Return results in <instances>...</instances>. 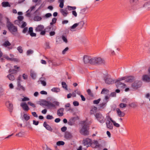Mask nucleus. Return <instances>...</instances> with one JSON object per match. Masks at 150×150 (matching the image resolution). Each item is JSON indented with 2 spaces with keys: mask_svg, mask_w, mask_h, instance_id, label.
Listing matches in <instances>:
<instances>
[{
  "mask_svg": "<svg viewBox=\"0 0 150 150\" xmlns=\"http://www.w3.org/2000/svg\"><path fill=\"white\" fill-rule=\"evenodd\" d=\"M6 26L9 31L15 36L19 37L20 35L18 33V28L17 26H15L10 21L9 19L7 18Z\"/></svg>",
  "mask_w": 150,
  "mask_h": 150,
  "instance_id": "1",
  "label": "nucleus"
},
{
  "mask_svg": "<svg viewBox=\"0 0 150 150\" xmlns=\"http://www.w3.org/2000/svg\"><path fill=\"white\" fill-rule=\"evenodd\" d=\"M39 104L42 106L45 105L49 108H55L56 106H57L59 105V103L58 102H54L53 103H52L45 100L40 101Z\"/></svg>",
  "mask_w": 150,
  "mask_h": 150,
  "instance_id": "2",
  "label": "nucleus"
},
{
  "mask_svg": "<svg viewBox=\"0 0 150 150\" xmlns=\"http://www.w3.org/2000/svg\"><path fill=\"white\" fill-rule=\"evenodd\" d=\"M105 62V61L103 59L97 57H92L91 64L93 65H100L104 64Z\"/></svg>",
  "mask_w": 150,
  "mask_h": 150,
  "instance_id": "3",
  "label": "nucleus"
},
{
  "mask_svg": "<svg viewBox=\"0 0 150 150\" xmlns=\"http://www.w3.org/2000/svg\"><path fill=\"white\" fill-rule=\"evenodd\" d=\"M81 124H82V127L81 129L80 130V133L84 135H87L89 134V132L88 130V126L86 123L85 121H83L82 122Z\"/></svg>",
  "mask_w": 150,
  "mask_h": 150,
  "instance_id": "4",
  "label": "nucleus"
},
{
  "mask_svg": "<svg viewBox=\"0 0 150 150\" xmlns=\"http://www.w3.org/2000/svg\"><path fill=\"white\" fill-rule=\"evenodd\" d=\"M97 120L100 123L103 124L105 121V118L100 112H97L94 115Z\"/></svg>",
  "mask_w": 150,
  "mask_h": 150,
  "instance_id": "5",
  "label": "nucleus"
},
{
  "mask_svg": "<svg viewBox=\"0 0 150 150\" xmlns=\"http://www.w3.org/2000/svg\"><path fill=\"white\" fill-rule=\"evenodd\" d=\"M110 118H112L110 116L108 117L106 124L107 127L110 129H112L113 128V126L111 122V120H110Z\"/></svg>",
  "mask_w": 150,
  "mask_h": 150,
  "instance_id": "6",
  "label": "nucleus"
},
{
  "mask_svg": "<svg viewBox=\"0 0 150 150\" xmlns=\"http://www.w3.org/2000/svg\"><path fill=\"white\" fill-rule=\"evenodd\" d=\"M92 142V140L88 138H87L83 140V145L88 147L91 146V144Z\"/></svg>",
  "mask_w": 150,
  "mask_h": 150,
  "instance_id": "7",
  "label": "nucleus"
},
{
  "mask_svg": "<svg viewBox=\"0 0 150 150\" xmlns=\"http://www.w3.org/2000/svg\"><path fill=\"white\" fill-rule=\"evenodd\" d=\"M141 82L140 81H135L133 83L132 85V87L134 89H137L139 88L140 87L141 84Z\"/></svg>",
  "mask_w": 150,
  "mask_h": 150,
  "instance_id": "8",
  "label": "nucleus"
},
{
  "mask_svg": "<svg viewBox=\"0 0 150 150\" xmlns=\"http://www.w3.org/2000/svg\"><path fill=\"white\" fill-rule=\"evenodd\" d=\"M92 57L88 56H84L83 57V60L85 63H89L91 64Z\"/></svg>",
  "mask_w": 150,
  "mask_h": 150,
  "instance_id": "9",
  "label": "nucleus"
},
{
  "mask_svg": "<svg viewBox=\"0 0 150 150\" xmlns=\"http://www.w3.org/2000/svg\"><path fill=\"white\" fill-rule=\"evenodd\" d=\"M73 137L72 134L70 132L67 131L64 134V138L67 140H70Z\"/></svg>",
  "mask_w": 150,
  "mask_h": 150,
  "instance_id": "10",
  "label": "nucleus"
},
{
  "mask_svg": "<svg viewBox=\"0 0 150 150\" xmlns=\"http://www.w3.org/2000/svg\"><path fill=\"white\" fill-rule=\"evenodd\" d=\"M91 146L93 148H98L100 146V144L97 140H94L93 142H91Z\"/></svg>",
  "mask_w": 150,
  "mask_h": 150,
  "instance_id": "11",
  "label": "nucleus"
},
{
  "mask_svg": "<svg viewBox=\"0 0 150 150\" xmlns=\"http://www.w3.org/2000/svg\"><path fill=\"white\" fill-rule=\"evenodd\" d=\"M126 79L125 81L126 82L131 83L134 80V77L132 76H125Z\"/></svg>",
  "mask_w": 150,
  "mask_h": 150,
  "instance_id": "12",
  "label": "nucleus"
},
{
  "mask_svg": "<svg viewBox=\"0 0 150 150\" xmlns=\"http://www.w3.org/2000/svg\"><path fill=\"white\" fill-rule=\"evenodd\" d=\"M115 83L117 88H124L126 87V85L125 84L120 82H118Z\"/></svg>",
  "mask_w": 150,
  "mask_h": 150,
  "instance_id": "13",
  "label": "nucleus"
},
{
  "mask_svg": "<svg viewBox=\"0 0 150 150\" xmlns=\"http://www.w3.org/2000/svg\"><path fill=\"white\" fill-rule=\"evenodd\" d=\"M21 106L23 110L26 111H28L29 108L26 103H23L21 104Z\"/></svg>",
  "mask_w": 150,
  "mask_h": 150,
  "instance_id": "14",
  "label": "nucleus"
},
{
  "mask_svg": "<svg viewBox=\"0 0 150 150\" xmlns=\"http://www.w3.org/2000/svg\"><path fill=\"white\" fill-rule=\"evenodd\" d=\"M6 106L10 110V111L11 112L13 109V104L9 101L6 102Z\"/></svg>",
  "mask_w": 150,
  "mask_h": 150,
  "instance_id": "15",
  "label": "nucleus"
},
{
  "mask_svg": "<svg viewBox=\"0 0 150 150\" xmlns=\"http://www.w3.org/2000/svg\"><path fill=\"white\" fill-rule=\"evenodd\" d=\"M44 27L43 25H38L35 28V30L36 32H39L44 30Z\"/></svg>",
  "mask_w": 150,
  "mask_h": 150,
  "instance_id": "16",
  "label": "nucleus"
},
{
  "mask_svg": "<svg viewBox=\"0 0 150 150\" xmlns=\"http://www.w3.org/2000/svg\"><path fill=\"white\" fill-rule=\"evenodd\" d=\"M105 82L106 83L108 84H112L115 83V80H112L110 78H108L106 79L105 80Z\"/></svg>",
  "mask_w": 150,
  "mask_h": 150,
  "instance_id": "17",
  "label": "nucleus"
},
{
  "mask_svg": "<svg viewBox=\"0 0 150 150\" xmlns=\"http://www.w3.org/2000/svg\"><path fill=\"white\" fill-rule=\"evenodd\" d=\"M64 109L62 108H61L59 109L57 111V115L59 117L62 116L63 115V112Z\"/></svg>",
  "mask_w": 150,
  "mask_h": 150,
  "instance_id": "18",
  "label": "nucleus"
},
{
  "mask_svg": "<svg viewBox=\"0 0 150 150\" xmlns=\"http://www.w3.org/2000/svg\"><path fill=\"white\" fill-rule=\"evenodd\" d=\"M116 111L119 117H124L125 116V114L123 112H122L119 108H116Z\"/></svg>",
  "mask_w": 150,
  "mask_h": 150,
  "instance_id": "19",
  "label": "nucleus"
},
{
  "mask_svg": "<svg viewBox=\"0 0 150 150\" xmlns=\"http://www.w3.org/2000/svg\"><path fill=\"white\" fill-rule=\"evenodd\" d=\"M43 126L48 130L50 131H52V129L50 126L47 124L46 122H45L43 123Z\"/></svg>",
  "mask_w": 150,
  "mask_h": 150,
  "instance_id": "20",
  "label": "nucleus"
},
{
  "mask_svg": "<svg viewBox=\"0 0 150 150\" xmlns=\"http://www.w3.org/2000/svg\"><path fill=\"white\" fill-rule=\"evenodd\" d=\"M142 80L144 81L147 82L150 81V77L147 75H145L142 76Z\"/></svg>",
  "mask_w": 150,
  "mask_h": 150,
  "instance_id": "21",
  "label": "nucleus"
},
{
  "mask_svg": "<svg viewBox=\"0 0 150 150\" xmlns=\"http://www.w3.org/2000/svg\"><path fill=\"white\" fill-rule=\"evenodd\" d=\"M45 78L41 77L39 80V81L43 86H45L46 85V83L45 81Z\"/></svg>",
  "mask_w": 150,
  "mask_h": 150,
  "instance_id": "22",
  "label": "nucleus"
},
{
  "mask_svg": "<svg viewBox=\"0 0 150 150\" xmlns=\"http://www.w3.org/2000/svg\"><path fill=\"white\" fill-rule=\"evenodd\" d=\"M107 103V101H103V102L100 104L99 108L100 109H103L104 108L106 105Z\"/></svg>",
  "mask_w": 150,
  "mask_h": 150,
  "instance_id": "23",
  "label": "nucleus"
},
{
  "mask_svg": "<svg viewBox=\"0 0 150 150\" xmlns=\"http://www.w3.org/2000/svg\"><path fill=\"white\" fill-rule=\"evenodd\" d=\"M143 6L148 10H150V0L145 3L144 4Z\"/></svg>",
  "mask_w": 150,
  "mask_h": 150,
  "instance_id": "24",
  "label": "nucleus"
},
{
  "mask_svg": "<svg viewBox=\"0 0 150 150\" xmlns=\"http://www.w3.org/2000/svg\"><path fill=\"white\" fill-rule=\"evenodd\" d=\"M11 45V43L8 40H6L2 44V46L5 47H7Z\"/></svg>",
  "mask_w": 150,
  "mask_h": 150,
  "instance_id": "25",
  "label": "nucleus"
},
{
  "mask_svg": "<svg viewBox=\"0 0 150 150\" xmlns=\"http://www.w3.org/2000/svg\"><path fill=\"white\" fill-rule=\"evenodd\" d=\"M60 12L63 16L64 17L66 16L68 14V13L66 9H61Z\"/></svg>",
  "mask_w": 150,
  "mask_h": 150,
  "instance_id": "26",
  "label": "nucleus"
},
{
  "mask_svg": "<svg viewBox=\"0 0 150 150\" xmlns=\"http://www.w3.org/2000/svg\"><path fill=\"white\" fill-rule=\"evenodd\" d=\"M56 29V27L55 26L53 27L52 30L53 31H51L49 33L50 36H52L55 35V32L54 31Z\"/></svg>",
  "mask_w": 150,
  "mask_h": 150,
  "instance_id": "27",
  "label": "nucleus"
},
{
  "mask_svg": "<svg viewBox=\"0 0 150 150\" xmlns=\"http://www.w3.org/2000/svg\"><path fill=\"white\" fill-rule=\"evenodd\" d=\"M30 75L33 79H35L36 76V74L34 71H31L30 72Z\"/></svg>",
  "mask_w": 150,
  "mask_h": 150,
  "instance_id": "28",
  "label": "nucleus"
},
{
  "mask_svg": "<svg viewBox=\"0 0 150 150\" xmlns=\"http://www.w3.org/2000/svg\"><path fill=\"white\" fill-rule=\"evenodd\" d=\"M51 91L53 92L57 93L59 92L60 91V90L59 88L54 87L51 89Z\"/></svg>",
  "mask_w": 150,
  "mask_h": 150,
  "instance_id": "29",
  "label": "nucleus"
},
{
  "mask_svg": "<svg viewBox=\"0 0 150 150\" xmlns=\"http://www.w3.org/2000/svg\"><path fill=\"white\" fill-rule=\"evenodd\" d=\"M2 6L4 7H10L11 5L8 2L3 1L2 3Z\"/></svg>",
  "mask_w": 150,
  "mask_h": 150,
  "instance_id": "30",
  "label": "nucleus"
},
{
  "mask_svg": "<svg viewBox=\"0 0 150 150\" xmlns=\"http://www.w3.org/2000/svg\"><path fill=\"white\" fill-rule=\"evenodd\" d=\"M110 120H111V122L113 123V125L117 127H120V125L117 123L115 121L112 120V118H110Z\"/></svg>",
  "mask_w": 150,
  "mask_h": 150,
  "instance_id": "31",
  "label": "nucleus"
},
{
  "mask_svg": "<svg viewBox=\"0 0 150 150\" xmlns=\"http://www.w3.org/2000/svg\"><path fill=\"white\" fill-rule=\"evenodd\" d=\"M84 24V23L83 21H81L79 23H77L78 26H79V28L80 29H81L83 28Z\"/></svg>",
  "mask_w": 150,
  "mask_h": 150,
  "instance_id": "32",
  "label": "nucleus"
},
{
  "mask_svg": "<svg viewBox=\"0 0 150 150\" xmlns=\"http://www.w3.org/2000/svg\"><path fill=\"white\" fill-rule=\"evenodd\" d=\"M130 3L132 5H135L138 3V0H130Z\"/></svg>",
  "mask_w": 150,
  "mask_h": 150,
  "instance_id": "33",
  "label": "nucleus"
},
{
  "mask_svg": "<svg viewBox=\"0 0 150 150\" xmlns=\"http://www.w3.org/2000/svg\"><path fill=\"white\" fill-rule=\"evenodd\" d=\"M42 18L41 17L39 16H36L34 17V20L35 21H39L42 19Z\"/></svg>",
  "mask_w": 150,
  "mask_h": 150,
  "instance_id": "34",
  "label": "nucleus"
},
{
  "mask_svg": "<svg viewBox=\"0 0 150 150\" xmlns=\"http://www.w3.org/2000/svg\"><path fill=\"white\" fill-rule=\"evenodd\" d=\"M67 9L69 11L74 10L76 9V6H67Z\"/></svg>",
  "mask_w": 150,
  "mask_h": 150,
  "instance_id": "35",
  "label": "nucleus"
},
{
  "mask_svg": "<svg viewBox=\"0 0 150 150\" xmlns=\"http://www.w3.org/2000/svg\"><path fill=\"white\" fill-rule=\"evenodd\" d=\"M7 77L8 79L10 80L11 81H13L15 79V77L14 76L11 74H8Z\"/></svg>",
  "mask_w": 150,
  "mask_h": 150,
  "instance_id": "36",
  "label": "nucleus"
},
{
  "mask_svg": "<svg viewBox=\"0 0 150 150\" xmlns=\"http://www.w3.org/2000/svg\"><path fill=\"white\" fill-rule=\"evenodd\" d=\"M59 2L60 3L59 5V7L61 8H62L64 6V0H59Z\"/></svg>",
  "mask_w": 150,
  "mask_h": 150,
  "instance_id": "37",
  "label": "nucleus"
},
{
  "mask_svg": "<svg viewBox=\"0 0 150 150\" xmlns=\"http://www.w3.org/2000/svg\"><path fill=\"white\" fill-rule=\"evenodd\" d=\"M23 117L25 120L26 121L30 119V117L25 114H24Z\"/></svg>",
  "mask_w": 150,
  "mask_h": 150,
  "instance_id": "38",
  "label": "nucleus"
},
{
  "mask_svg": "<svg viewBox=\"0 0 150 150\" xmlns=\"http://www.w3.org/2000/svg\"><path fill=\"white\" fill-rule=\"evenodd\" d=\"M125 79H126V77L125 76L122 77L121 78H119L117 80H115V83H116L118 82H120V81H121L125 80Z\"/></svg>",
  "mask_w": 150,
  "mask_h": 150,
  "instance_id": "39",
  "label": "nucleus"
},
{
  "mask_svg": "<svg viewBox=\"0 0 150 150\" xmlns=\"http://www.w3.org/2000/svg\"><path fill=\"white\" fill-rule=\"evenodd\" d=\"M109 90H108L103 88L101 92V93L105 94H107Z\"/></svg>",
  "mask_w": 150,
  "mask_h": 150,
  "instance_id": "40",
  "label": "nucleus"
},
{
  "mask_svg": "<svg viewBox=\"0 0 150 150\" xmlns=\"http://www.w3.org/2000/svg\"><path fill=\"white\" fill-rule=\"evenodd\" d=\"M5 58L8 60H10L11 61H16V59L13 57L10 58L8 56H6Z\"/></svg>",
  "mask_w": 150,
  "mask_h": 150,
  "instance_id": "41",
  "label": "nucleus"
},
{
  "mask_svg": "<svg viewBox=\"0 0 150 150\" xmlns=\"http://www.w3.org/2000/svg\"><path fill=\"white\" fill-rule=\"evenodd\" d=\"M64 144V142L62 141H59L57 142V145L58 146L63 145Z\"/></svg>",
  "mask_w": 150,
  "mask_h": 150,
  "instance_id": "42",
  "label": "nucleus"
},
{
  "mask_svg": "<svg viewBox=\"0 0 150 150\" xmlns=\"http://www.w3.org/2000/svg\"><path fill=\"white\" fill-rule=\"evenodd\" d=\"M17 49L19 52L20 53H22L23 52V50L22 49V47L21 46H19L17 47Z\"/></svg>",
  "mask_w": 150,
  "mask_h": 150,
  "instance_id": "43",
  "label": "nucleus"
},
{
  "mask_svg": "<svg viewBox=\"0 0 150 150\" xmlns=\"http://www.w3.org/2000/svg\"><path fill=\"white\" fill-rule=\"evenodd\" d=\"M62 87L65 88L66 90H67V85L66 84L65 82H62Z\"/></svg>",
  "mask_w": 150,
  "mask_h": 150,
  "instance_id": "44",
  "label": "nucleus"
},
{
  "mask_svg": "<svg viewBox=\"0 0 150 150\" xmlns=\"http://www.w3.org/2000/svg\"><path fill=\"white\" fill-rule=\"evenodd\" d=\"M57 20V19L55 18H53L52 20V22L50 23V24L52 25L55 23L56 22Z\"/></svg>",
  "mask_w": 150,
  "mask_h": 150,
  "instance_id": "45",
  "label": "nucleus"
},
{
  "mask_svg": "<svg viewBox=\"0 0 150 150\" xmlns=\"http://www.w3.org/2000/svg\"><path fill=\"white\" fill-rule=\"evenodd\" d=\"M24 133L23 132H20L17 134L16 135L19 137H22L24 135Z\"/></svg>",
  "mask_w": 150,
  "mask_h": 150,
  "instance_id": "46",
  "label": "nucleus"
},
{
  "mask_svg": "<svg viewBox=\"0 0 150 150\" xmlns=\"http://www.w3.org/2000/svg\"><path fill=\"white\" fill-rule=\"evenodd\" d=\"M33 50H29L27 51L26 52V54L27 55H30V54L33 53Z\"/></svg>",
  "mask_w": 150,
  "mask_h": 150,
  "instance_id": "47",
  "label": "nucleus"
},
{
  "mask_svg": "<svg viewBox=\"0 0 150 150\" xmlns=\"http://www.w3.org/2000/svg\"><path fill=\"white\" fill-rule=\"evenodd\" d=\"M127 105L123 103H121L119 105V106L120 108H125L126 107Z\"/></svg>",
  "mask_w": 150,
  "mask_h": 150,
  "instance_id": "48",
  "label": "nucleus"
},
{
  "mask_svg": "<svg viewBox=\"0 0 150 150\" xmlns=\"http://www.w3.org/2000/svg\"><path fill=\"white\" fill-rule=\"evenodd\" d=\"M28 104L33 108H35L36 107L35 105L34 104L30 102H28Z\"/></svg>",
  "mask_w": 150,
  "mask_h": 150,
  "instance_id": "49",
  "label": "nucleus"
},
{
  "mask_svg": "<svg viewBox=\"0 0 150 150\" xmlns=\"http://www.w3.org/2000/svg\"><path fill=\"white\" fill-rule=\"evenodd\" d=\"M100 100V99L99 98L97 100H94L93 101V103L94 104H98Z\"/></svg>",
  "mask_w": 150,
  "mask_h": 150,
  "instance_id": "50",
  "label": "nucleus"
},
{
  "mask_svg": "<svg viewBox=\"0 0 150 150\" xmlns=\"http://www.w3.org/2000/svg\"><path fill=\"white\" fill-rule=\"evenodd\" d=\"M53 118L54 117L52 115H47L46 116V118L48 120H51L53 119Z\"/></svg>",
  "mask_w": 150,
  "mask_h": 150,
  "instance_id": "51",
  "label": "nucleus"
},
{
  "mask_svg": "<svg viewBox=\"0 0 150 150\" xmlns=\"http://www.w3.org/2000/svg\"><path fill=\"white\" fill-rule=\"evenodd\" d=\"M129 106L132 108H135L137 106V105L134 103H132L129 104Z\"/></svg>",
  "mask_w": 150,
  "mask_h": 150,
  "instance_id": "52",
  "label": "nucleus"
},
{
  "mask_svg": "<svg viewBox=\"0 0 150 150\" xmlns=\"http://www.w3.org/2000/svg\"><path fill=\"white\" fill-rule=\"evenodd\" d=\"M62 40L65 42L66 43H67L68 42L67 40V38L64 36H62Z\"/></svg>",
  "mask_w": 150,
  "mask_h": 150,
  "instance_id": "53",
  "label": "nucleus"
},
{
  "mask_svg": "<svg viewBox=\"0 0 150 150\" xmlns=\"http://www.w3.org/2000/svg\"><path fill=\"white\" fill-rule=\"evenodd\" d=\"M87 92L88 95L91 96H92L93 95V94L90 89H88L87 90Z\"/></svg>",
  "mask_w": 150,
  "mask_h": 150,
  "instance_id": "54",
  "label": "nucleus"
},
{
  "mask_svg": "<svg viewBox=\"0 0 150 150\" xmlns=\"http://www.w3.org/2000/svg\"><path fill=\"white\" fill-rule=\"evenodd\" d=\"M45 45L46 49H50V44L49 42H46Z\"/></svg>",
  "mask_w": 150,
  "mask_h": 150,
  "instance_id": "55",
  "label": "nucleus"
},
{
  "mask_svg": "<svg viewBox=\"0 0 150 150\" xmlns=\"http://www.w3.org/2000/svg\"><path fill=\"white\" fill-rule=\"evenodd\" d=\"M73 104L75 106H78L79 105V103L78 101H75L73 102Z\"/></svg>",
  "mask_w": 150,
  "mask_h": 150,
  "instance_id": "56",
  "label": "nucleus"
},
{
  "mask_svg": "<svg viewBox=\"0 0 150 150\" xmlns=\"http://www.w3.org/2000/svg\"><path fill=\"white\" fill-rule=\"evenodd\" d=\"M61 130L62 132H64L66 131L67 129V127L65 126L62 127L61 128Z\"/></svg>",
  "mask_w": 150,
  "mask_h": 150,
  "instance_id": "57",
  "label": "nucleus"
},
{
  "mask_svg": "<svg viewBox=\"0 0 150 150\" xmlns=\"http://www.w3.org/2000/svg\"><path fill=\"white\" fill-rule=\"evenodd\" d=\"M78 26V24L77 23H76L75 24H74L71 27V29H74L75 28Z\"/></svg>",
  "mask_w": 150,
  "mask_h": 150,
  "instance_id": "58",
  "label": "nucleus"
},
{
  "mask_svg": "<svg viewBox=\"0 0 150 150\" xmlns=\"http://www.w3.org/2000/svg\"><path fill=\"white\" fill-rule=\"evenodd\" d=\"M69 49L68 47H66L64 50H63L62 52V53L63 54H64Z\"/></svg>",
  "mask_w": 150,
  "mask_h": 150,
  "instance_id": "59",
  "label": "nucleus"
},
{
  "mask_svg": "<svg viewBox=\"0 0 150 150\" xmlns=\"http://www.w3.org/2000/svg\"><path fill=\"white\" fill-rule=\"evenodd\" d=\"M52 16V14L50 13H47L45 15V17L47 18H49V17L51 16Z\"/></svg>",
  "mask_w": 150,
  "mask_h": 150,
  "instance_id": "60",
  "label": "nucleus"
},
{
  "mask_svg": "<svg viewBox=\"0 0 150 150\" xmlns=\"http://www.w3.org/2000/svg\"><path fill=\"white\" fill-rule=\"evenodd\" d=\"M18 88H19V90H22L23 91H25V88L22 85L21 86L19 87H18Z\"/></svg>",
  "mask_w": 150,
  "mask_h": 150,
  "instance_id": "61",
  "label": "nucleus"
},
{
  "mask_svg": "<svg viewBox=\"0 0 150 150\" xmlns=\"http://www.w3.org/2000/svg\"><path fill=\"white\" fill-rule=\"evenodd\" d=\"M72 14L75 17L77 16V13L74 10L72 11Z\"/></svg>",
  "mask_w": 150,
  "mask_h": 150,
  "instance_id": "62",
  "label": "nucleus"
},
{
  "mask_svg": "<svg viewBox=\"0 0 150 150\" xmlns=\"http://www.w3.org/2000/svg\"><path fill=\"white\" fill-rule=\"evenodd\" d=\"M22 76H23V78L25 80L27 79L28 78L27 75L25 74H23Z\"/></svg>",
  "mask_w": 150,
  "mask_h": 150,
  "instance_id": "63",
  "label": "nucleus"
},
{
  "mask_svg": "<svg viewBox=\"0 0 150 150\" xmlns=\"http://www.w3.org/2000/svg\"><path fill=\"white\" fill-rule=\"evenodd\" d=\"M18 18L19 21H21L23 19V16H19L18 17Z\"/></svg>",
  "mask_w": 150,
  "mask_h": 150,
  "instance_id": "64",
  "label": "nucleus"
}]
</instances>
